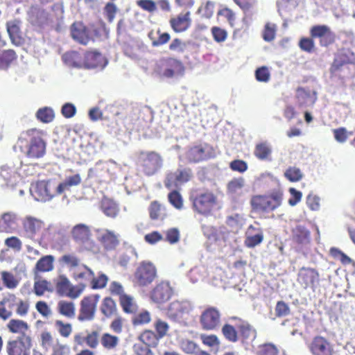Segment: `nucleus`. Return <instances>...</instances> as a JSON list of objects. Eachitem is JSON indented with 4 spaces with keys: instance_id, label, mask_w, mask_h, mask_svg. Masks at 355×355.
<instances>
[{
    "instance_id": "37998d69",
    "label": "nucleus",
    "mask_w": 355,
    "mask_h": 355,
    "mask_svg": "<svg viewBox=\"0 0 355 355\" xmlns=\"http://www.w3.org/2000/svg\"><path fill=\"white\" fill-rule=\"evenodd\" d=\"M42 225V222L35 218L28 216L24 221V227L26 232L31 234L35 233L39 230Z\"/></svg>"
},
{
    "instance_id": "393cba45",
    "label": "nucleus",
    "mask_w": 355,
    "mask_h": 355,
    "mask_svg": "<svg viewBox=\"0 0 355 355\" xmlns=\"http://www.w3.org/2000/svg\"><path fill=\"white\" fill-rule=\"evenodd\" d=\"M190 12L180 13L170 21L172 28L177 33L185 31L191 25Z\"/></svg>"
},
{
    "instance_id": "a878e982",
    "label": "nucleus",
    "mask_w": 355,
    "mask_h": 355,
    "mask_svg": "<svg viewBox=\"0 0 355 355\" xmlns=\"http://www.w3.org/2000/svg\"><path fill=\"white\" fill-rule=\"evenodd\" d=\"M17 218L15 214L7 212L0 219V232L11 233L17 227Z\"/></svg>"
},
{
    "instance_id": "2f4dec72",
    "label": "nucleus",
    "mask_w": 355,
    "mask_h": 355,
    "mask_svg": "<svg viewBox=\"0 0 355 355\" xmlns=\"http://www.w3.org/2000/svg\"><path fill=\"white\" fill-rule=\"evenodd\" d=\"M100 311L106 318L114 316L117 312L116 302L110 297H105L101 302Z\"/></svg>"
},
{
    "instance_id": "58836bf2",
    "label": "nucleus",
    "mask_w": 355,
    "mask_h": 355,
    "mask_svg": "<svg viewBox=\"0 0 355 355\" xmlns=\"http://www.w3.org/2000/svg\"><path fill=\"white\" fill-rule=\"evenodd\" d=\"M101 209L104 214L110 217H115L119 211L116 204L107 198H103L101 201Z\"/></svg>"
},
{
    "instance_id": "7ed1b4c3",
    "label": "nucleus",
    "mask_w": 355,
    "mask_h": 355,
    "mask_svg": "<svg viewBox=\"0 0 355 355\" xmlns=\"http://www.w3.org/2000/svg\"><path fill=\"white\" fill-rule=\"evenodd\" d=\"M99 299L100 295L98 294L90 295L83 298L80 303L78 317L79 321H90L94 318Z\"/></svg>"
},
{
    "instance_id": "f8f14e48",
    "label": "nucleus",
    "mask_w": 355,
    "mask_h": 355,
    "mask_svg": "<svg viewBox=\"0 0 355 355\" xmlns=\"http://www.w3.org/2000/svg\"><path fill=\"white\" fill-rule=\"evenodd\" d=\"M220 321V312L214 307H209L204 310L200 318L201 326L205 330L215 329L218 327Z\"/></svg>"
},
{
    "instance_id": "f03ea898",
    "label": "nucleus",
    "mask_w": 355,
    "mask_h": 355,
    "mask_svg": "<svg viewBox=\"0 0 355 355\" xmlns=\"http://www.w3.org/2000/svg\"><path fill=\"white\" fill-rule=\"evenodd\" d=\"M157 277V269L150 261H142L134 274V282L139 286L150 284Z\"/></svg>"
},
{
    "instance_id": "13d9d810",
    "label": "nucleus",
    "mask_w": 355,
    "mask_h": 355,
    "mask_svg": "<svg viewBox=\"0 0 355 355\" xmlns=\"http://www.w3.org/2000/svg\"><path fill=\"white\" fill-rule=\"evenodd\" d=\"M43 17V10L33 6L29 13L31 23L33 26H40V19Z\"/></svg>"
},
{
    "instance_id": "b1692460",
    "label": "nucleus",
    "mask_w": 355,
    "mask_h": 355,
    "mask_svg": "<svg viewBox=\"0 0 355 355\" xmlns=\"http://www.w3.org/2000/svg\"><path fill=\"white\" fill-rule=\"evenodd\" d=\"M96 232L98 239L104 245L105 248L112 249L118 245V235L114 232L100 229L96 230Z\"/></svg>"
},
{
    "instance_id": "2eb2a0df",
    "label": "nucleus",
    "mask_w": 355,
    "mask_h": 355,
    "mask_svg": "<svg viewBox=\"0 0 355 355\" xmlns=\"http://www.w3.org/2000/svg\"><path fill=\"white\" fill-rule=\"evenodd\" d=\"M313 355H332L333 345L324 337H315L309 345Z\"/></svg>"
},
{
    "instance_id": "79ce46f5",
    "label": "nucleus",
    "mask_w": 355,
    "mask_h": 355,
    "mask_svg": "<svg viewBox=\"0 0 355 355\" xmlns=\"http://www.w3.org/2000/svg\"><path fill=\"white\" fill-rule=\"evenodd\" d=\"M139 339L148 347L156 346L158 342V337L150 330L144 331L140 334Z\"/></svg>"
},
{
    "instance_id": "603ef678",
    "label": "nucleus",
    "mask_w": 355,
    "mask_h": 355,
    "mask_svg": "<svg viewBox=\"0 0 355 355\" xmlns=\"http://www.w3.org/2000/svg\"><path fill=\"white\" fill-rule=\"evenodd\" d=\"M222 333L225 338L230 342H236L238 339L236 329L229 324L223 327Z\"/></svg>"
},
{
    "instance_id": "a18cd8bd",
    "label": "nucleus",
    "mask_w": 355,
    "mask_h": 355,
    "mask_svg": "<svg viewBox=\"0 0 355 355\" xmlns=\"http://www.w3.org/2000/svg\"><path fill=\"white\" fill-rule=\"evenodd\" d=\"M107 282L108 277L104 273L99 272L96 277L93 276L90 284L93 289H101L106 286Z\"/></svg>"
},
{
    "instance_id": "a211bd4d",
    "label": "nucleus",
    "mask_w": 355,
    "mask_h": 355,
    "mask_svg": "<svg viewBox=\"0 0 355 355\" xmlns=\"http://www.w3.org/2000/svg\"><path fill=\"white\" fill-rule=\"evenodd\" d=\"M298 282L304 288H313L319 282V275L314 269L302 268L298 273Z\"/></svg>"
},
{
    "instance_id": "9b49d317",
    "label": "nucleus",
    "mask_w": 355,
    "mask_h": 355,
    "mask_svg": "<svg viewBox=\"0 0 355 355\" xmlns=\"http://www.w3.org/2000/svg\"><path fill=\"white\" fill-rule=\"evenodd\" d=\"M214 156V148L207 144L191 147L187 152V158L191 162H200Z\"/></svg>"
},
{
    "instance_id": "c03bdc74",
    "label": "nucleus",
    "mask_w": 355,
    "mask_h": 355,
    "mask_svg": "<svg viewBox=\"0 0 355 355\" xmlns=\"http://www.w3.org/2000/svg\"><path fill=\"white\" fill-rule=\"evenodd\" d=\"M71 286L69 280L64 277H60L56 282V292L61 296L66 297Z\"/></svg>"
},
{
    "instance_id": "6ab92c4d",
    "label": "nucleus",
    "mask_w": 355,
    "mask_h": 355,
    "mask_svg": "<svg viewBox=\"0 0 355 355\" xmlns=\"http://www.w3.org/2000/svg\"><path fill=\"white\" fill-rule=\"evenodd\" d=\"M107 63V60L101 53L94 51L87 53L83 57V68L103 69Z\"/></svg>"
},
{
    "instance_id": "aec40b11",
    "label": "nucleus",
    "mask_w": 355,
    "mask_h": 355,
    "mask_svg": "<svg viewBox=\"0 0 355 355\" xmlns=\"http://www.w3.org/2000/svg\"><path fill=\"white\" fill-rule=\"evenodd\" d=\"M263 240L262 230L257 226L250 225L245 232V245L249 248H254L259 245Z\"/></svg>"
},
{
    "instance_id": "473e14b6",
    "label": "nucleus",
    "mask_w": 355,
    "mask_h": 355,
    "mask_svg": "<svg viewBox=\"0 0 355 355\" xmlns=\"http://www.w3.org/2000/svg\"><path fill=\"white\" fill-rule=\"evenodd\" d=\"M57 310L60 315L68 318H73L76 315V306L73 302L59 301Z\"/></svg>"
},
{
    "instance_id": "e2e57ef3",
    "label": "nucleus",
    "mask_w": 355,
    "mask_h": 355,
    "mask_svg": "<svg viewBox=\"0 0 355 355\" xmlns=\"http://www.w3.org/2000/svg\"><path fill=\"white\" fill-rule=\"evenodd\" d=\"M200 339L203 344L209 347H218L220 345V341L215 335L202 334L200 336Z\"/></svg>"
},
{
    "instance_id": "774afa93",
    "label": "nucleus",
    "mask_w": 355,
    "mask_h": 355,
    "mask_svg": "<svg viewBox=\"0 0 355 355\" xmlns=\"http://www.w3.org/2000/svg\"><path fill=\"white\" fill-rule=\"evenodd\" d=\"M277 347L272 344H265L261 346L259 350V355H277Z\"/></svg>"
},
{
    "instance_id": "bb28decb",
    "label": "nucleus",
    "mask_w": 355,
    "mask_h": 355,
    "mask_svg": "<svg viewBox=\"0 0 355 355\" xmlns=\"http://www.w3.org/2000/svg\"><path fill=\"white\" fill-rule=\"evenodd\" d=\"M74 279L80 284H90L93 279L94 272L87 266L81 264L78 268H76L73 272Z\"/></svg>"
},
{
    "instance_id": "09e8293b",
    "label": "nucleus",
    "mask_w": 355,
    "mask_h": 355,
    "mask_svg": "<svg viewBox=\"0 0 355 355\" xmlns=\"http://www.w3.org/2000/svg\"><path fill=\"white\" fill-rule=\"evenodd\" d=\"M180 348L187 354H196L199 351L198 345L189 339H184L181 341Z\"/></svg>"
},
{
    "instance_id": "7c9ffc66",
    "label": "nucleus",
    "mask_w": 355,
    "mask_h": 355,
    "mask_svg": "<svg viewBox=\"0 0 355 355\" xmlns=\"http://www.w3.org/2000/svg\"><path fill=\"white\" fill-rule=\"evenodd\" d=\"M3 286L10 290L15 289L19 284L21 278L9 271L3 270L0 272Z\"/></svg>"
},
{
    "instance_id": "a19ab883",
    "label": "nucleus",
    "mask_w": 355,
    "mask_h": 355,
    "mask_svg": "<svg viewBox=\"0 0 355 355\" xmlns=\"http://www.w3.org/2000/svg\"><path fill=\"white\" fill-rule=\"evenodd\" d=\"M120 304L124 312L130 313L136 310L137 306L134 298L127 294L121 295L119 298Z\"/></svg>"
},
{
    "instance_id": "3c124183",
    "label": "nucleus",
    "mask_w": 355,
    "mask_h": 355,
    "mask_svg": "<svg viewBox=\"0 0 355 355\" xmlns=\"http://www.w3.org/2000/svg\"><path fill=\"white\" fill-rule=\"evenodd\" d=\"M85 288V284H79L78 285H73L72 284H71V286L69 288V291L66 297L73 300L76 299L81 295Z\"/></svg>"
},
{
    "instance_id": "412c9836",
    "label": "nucleus",
    "mask_w": 355,
    "mask_h": 355,
    "mask_svg": "<svg viewBox=\"0 0 355 355\" xmlns=\"http://www.w3.org/2000/svg\"><path fill=\"white\" fill-rule=\"evenodd\" d=\"M17 297L13 293H8L0 301V318L3 320L9 319L13 313Z\"/></svg>"
},
{
    "instance_id": "f3484780",
    "label": "nucleus",
    "mask_w": 355,
    "mask_h": 355,
    "mask_svg": "<svg viewBox=\"0 0 355 355\" xmlns=\"http://www.w3.org/2000/svg\"><path fill=\"white\" fill-rule=\"evenodd\" d=\"M310 33L312 37L320 38L322 46H327L333 43L335 39L334 33L326 25L314 26L311 28Z\"/></svg>"
},
{
    "instance_id": "ddd939ff",
    "label": "nucleus",
    "mask_w": 355,
    "mask_h": 355,
    "mask_svg": "<svg viewBox=\"0 0 355 355\" xmlns=\"http://www.w3.org/2000/svg\"><path fill=\"white\" fill-rule=\"evenodd\" d=\"M191 177V172L189 169H178L167 174L165 186L169 189L178 188L188 182Z\"/></svg>"
},
{
    "instance_id": "0eeeda50",
    "label": "nucleus",
    "mask_w": 355,
    "mask_h": 355,
    "mask_svg": "<svg viewBox=\"0 0 355 355\" xmlns=\"http://www.w3.org/2000/svg\"><path fill=\"white\" fill-rule=\"evenodd\" d=\"M116 168V164L112 160L107 162L98 161L94 168L89 170L88 175L98 178L103 181H107L113 178Z\"/></svg>"
},
{
    "instance_id": "e433bc0d",
    "label": "nucleus",
    "mask_w": 355,
    "mask_h": 355,
    "mask_svg": "<svg viewBox=\"0 0 355 355\" xmlns=\"http://www.w3.org/2000/svg\"><path fill=\"white\" fill-rule=\"evenodd\" d=\"M30 192L35 200L42 202L44 200V182L37 181L32 183Z\"/></svg>"
},
{
    "instance_id": "423d86ee",
    "label": "nucleus",
    "mask_w": 355,
    "mask_h": 355,
    "mask_svg": "<svg viewBox=\"0 0 355 355\" xmlns=\"http://www.w3.org/2000/svg\"><path fill=\"white\" fill-rule=\"evenodd\" d=\"M193 308L189 300H175L168 304L166 313L170 319L180 320L189 315Z\"/></svg>"
},
{
    "instance_id": "680f3d73",
    "label": "nucleus",
    "mask_w": 355,
    "mask_h": 355,
    "mask_svg": "<svg viewBox=\"0 0 355 355\" xmlns=\"http://www.w3.org/2000/svg\"><path fill=\"white\" fill-rule=\"evenodd\" d=\"M335 139L339 143H344L348 137L352 135V132H348L345 128H340L334 130Z\"/></svg>"
},
{
    "instance_id": "4d7b16f0",
    "label": "nucleus",
    "mask_w": 355,
    "mask_h": 355,
    "mask_svg": "<svg viewBox=\"0 0 355 355\" xmlns=\"http://www.w3.org/2000/svg\"><path fill=\"white\" fill-rule=\"evenodd\" d=\"M306 204L312 211H318L320 208V198L318 196L309 193L306 197Z\"/></svg>"
},
{
    "instance_id": "4c0bfd02",
    "label": "nucleus",
    "mask_w": 355,
    "mask_h": 355,
    "mask_svg": "<svg viewBox=\"0 0 355 355\" xmlns=\"http://www.w3.org/2000/svg\"><path fill=\"white\" fill-rule=\"evenodd\" d=\"M80 182L81 178L79 174L67 177L64 181L58 185L57 191L58 193H61L68 190L71 187L78 185Z\"/></svg>"
},
{
    "instance_id": "c9c22d12",
    "label": "nucleus",
    "mask_w": 355,
    "mask_h": 355,
    "mask_svg": "<svg viewBox=\"0 0 355 355\" xmlns=\"http://www.w3.org/2000/svg\"><path fill=\"white\" fill-rule=\"evenodd\" d=\"M254 155L259 159H268L272 153V148L268 142L257 144L254 149Z\"/></svg>"
},
{
    "instance_id": "72a5a7b5",
    "label": "nucleus",
    "mask_w": 355,
    "mask_h": 355,
    "mask_svg": "<svg viewBox=\"0 0 355 355\" xmlns=\"http://www.w3.org/2000/svg\"><path fill=\"white\" fill-rule=\"evenodd\" d=\"M62 59L64 63L69 67L83 68V56L76 51L65 53Z\"/></svg>"
},
{
    "instance_id": "39448f33",
    "label": "nucleus",
    "mask_w": 355,
    "mask_h": 355,
    "mask_svg": "<svg viewBox=\"0 0 355 355\" xmlns=\"http://www.w3.org/2000/svg\"><path fill=\"white\" fill-rule=\"evenodd\" d=\"M217 205V198L211 192L202 193L193 198V208L202 214H210Z\"/></svg>"
},
{
    "instance_id": "338daca9",
    "label": "nucleus",
    "mask_w": 355,
    "mask_h": 355,
    "mask_svg": "<svg viewBox=\"0 0 355 355\" xmlns=\"http://www.w3.org/2000/svg\"><path fill=\"white\" fill-rule=\"evenodd\" d=\"M294 234L297 241L300 243H304L309 239V231L302 226H297L294 230Z\"/></svg>"
},
{
    "instance_id": "1a4fd4ad",
    "label": "nucleus",
    "mask_w": 355,
    "mask_h": 355,
    "mask_svg": "<svg viewBox=\"0 0 355 355\" xmlns=\"http://www.w3.org/2000/svg\"><path fill=\"white\" fill-rule=\"evenodd\" d=\"M184 67L182 63L173 58L162 61L159 65V74L165 78H176L183 75Z\"/></svg>"
},
{
    "instance_id": "c756f323",
    "label": "nucleus",
    "mask_w": 355,
    "mask_h": 355,
    "mask_svg": "<svg viewBox=\"0 0 355 355\" xmlns=\"http://www.w3.org/2000/svg\"><path fill=\"white\" fill-rule=\"evenodd\" d=\"M71 36L75 40L83 44H87L90 40L85 27L79 22L72 25Z\"/></svg>"
},
{
    "instance_id": "6e6d98bb",
    "label": "nucleus",
    "mask_w": 355,
    "mask_h": 355,
    "mask_svg": "<svg viewBox=\"0 0 355 355\" xmlns=\"http://www.w3.org/2000/svg\"><path fill=\"white\" fill-rule=\"evenodd\" d=\"M211 31L213 38L216 42H223L227 37V31L220 27L214 26L211 28Z\"/></svg>"
},
{
    "instance_id": "4468645a",
    "label": "nucleus",
    "mask_w": 355,
    "mask_h": 355,
    "mask_svg": "<svg viewBox=\"0 0 355 355\" xmlns=\"http://www.w3.org/2000/svg\"><path fill=\"white\" fill-rule=\"evenodd\" d=\"M31 137V144L27 152L28 157L31 158H39L43 156L44 153V142L42 134L36 130L28 132Z\"/></svg>"
},
{
    "instance_id": "de8ad7c7",
    "label": "nucleus",
    "mask_w": 355,
    "mask_h": 355,
    "mask_svg": "<svg viewBox=\"0 0 355 355\" xmlns=\"http://www.w3.org/2000/svg\"><path fill=\"white\" fill-rule=\"evenodd\" d=\"M276 31L277 26L273 23L268 22L263 32V40L267 42L272 41L275 37Z\"/></svg>"
},
{
    "instance_id": "c85d7f7f",
    "label": "nucleus",
    "mask_w": 355,
    "mask_h": 355,
    "mask_svg": "<svg viewBox=\"0 0 355 355\" xmlns=\"http://www.w3.org/2000/svg\"><path fill=\"white\" fill-rule=\"evenodd\" d=\"M6 28L12 42L15 45L21 44L23 39L21 36L19 21L14 20L7 22Z\"/></svg>"
},
{
    "instance_id": "cd10ccee",
    "label": "nucleus",
    "mask_w": 355,
    "mask_h": 355,
    "mask_svg": "<svg viewBox=\"0 0 355 355\" xmlns=\"http://www.w3.org/2000/svg\"><path fill=\"white\" fill-rule=\"evenodd\" d=\"M9 332L19 334V336H26V333L29 329L28 323L19 319H11L6 324Z\"/></svg>"
},
{
    "instance_id": "6e6552de",
    "label": "nucleus",
    "mask_w": 355,
    "mask_h": 355,
    "mask_svg": "<svg viewBox=\"0 0 355 355\" xmlns=\"http://www.w3.org/2000/svg\"><path fill=\"white\" fill-rule=\"evenodd\" d=\"M30 336H18L8 340L6 350L8 355H30Z\"/></svg>"
},
{
    "instance_id": "f704fd0d",
    "label": "nucleus",
    "mask_w": 355,
    "mask_h": 355,
    "mask_svg": "<svg viewBox=\"0 0 355 355\" xmlns=\"http://www.w3.org/2000/svg\"><path fill=\"white\" fill-rule=\"evenodd\" d=\"M17 54L12 49L4 50L0 53V68L8 69L17 60Z\"/></svg>"
},
{
    "instance_id": "69168bd1",
    "label": "nucleus",
    "mask_w": 355,
    "mask_h": 355,
    "mask_svg": "<svg viewBox=\"0 0 355 355\" xmlns=\"http://www.w3.org/2000/svg\"><path fill=\"white\" fill-rule=\"evenodd\" d=\"M163 209L162 206L157 202L151 203L150 207V216L152 219H159L162 217Z\"/></svg>"
},
{
    "instance_id": "5fc2aeb1",
    "label": "nucleus",
    "mask_w": 355,
    "mask_h": 355,
    "mask_svg": "<svg viewBox=\"0 0 355 355\" xmlns=\"http://www.w3.org/2000/svg\"><path fill=\"white\" fill-rule=\"evenodd\" d=\"M150 320V313L147 311H142L135 316L132 322L135 325H140L148 324Z\"/></svg>"
},
{
    "instance_id": "8fccbe9b",
    "label": "nucleus",
    "mask_w": 355,
    "mask_h": 355,
    "mask_svg": "<svg viewBox=\"0 0 355 355\" xmlns=\"http://www.w3.org/2000/svg\"><path fill=\"white\" fill-rule=\"evenodd\" d=\"M284 175L291 182H297L302 178V173L300 169L295 166L289 167L285 171Z\"/></svg>"
},
{
    "instance_id": "0e129e2a",
    "label": "nucleus",
    "mask_w": 355,
    "mask_h": 355,
    "mask_svg": "<svg viewBox=\"0 0 355 355\" xmlns=\"http://www.w3.org/2000/svg\"><path fill=\"white\" fill-rule=\"evenodd\" d=\"M169 202L177 209H181L183 206L182 198L180 194L173 191L168 194Z\"/></svg>"
},
{
    "instance_id": "49530a36",
    "label": "nucleus",
    "mask_w": 355,
    "mask_h": 355,
    "mask_svg": "<svg viewBox=\"0 0 355 355\" xmlns=\"http://www.w3.org/2000/svg\"><path fill=\"white\" fill-rule=\"evenodd\" d=\"M245 185V180L243 178H237L232 180L227 185L228 191L231 193H239Z\"/></svg>"
},
{
    "instance_id": "5701e85b",
    "label": "nucleus",
    "mask_w": 355,
    "mask_h": 355,
    "mask_svg": "<svg viewBox=\"0 0 355 355\" xmlns=\"http://www.w3.org/2000/svg\"><path fill=\"white\" fill-rule=\"evenodd\" d=\"M296 98L300 106H311L317 100V94L314 91L299 87L296 90Z\"/></svg>"
},
{
    "instance_id": "9d476101",
    "label": "nucleus",
    "mask_w": 355,
    "mask_h": 355,
    "mask_svg": "<svg viewBox=\"0 0 355 355\" xmlns=\"http://www.w3.org/2000/svg\"><path fill=\"white\" fill-rule=\"evenodd\" d=\"M282 202L279 195L270 196H255L252 199L253 208L258 211H270L278 207Z\"/></svg>"
},
{
    "instance_id": "864d4df0",
    "label": "nucleus",
    "mask_w": 355,
    "mask_h": 355,
    "mask_svg": "<svg viewBox=\"0 0 355 355\" xmlns=\"http://www.w3.org/2000/svg\"><path fill=\"white\" fill-rule=\"evenodd\" d=\"M61 261L70 268L71 272H73L76 268H78L80 264L79 259L73 254H65L62 257Z\"/></svg>"
},
{
    "instance_id": "f257e3e1",
    "label": "nucleus",
    "mask_w": 355,
    "mask_h": 355,
    "mask_svg": "<svg viewBox=\"0 0 355 355\" xmlns=\"http://www.w3.org/2000/svg\"><path fill=\"white\" fill-rule=\"evenodd\" d=\"M71 236L78 245L80 252L88 251L98 253L100 248L92 239L90 227L84 224L79 223L74 225L71 230Z\"/></svg>"
},
{
    "instance_id": "4be33fe9",
    "label": "nucleus",
    "mask_w": 355,
    "mask_h": 355,
    "mask_svg": "<svg viewBox=\"0 0 355 355\" xmlns=\"http://www.w3.org/2000/svg\"><path fill=\"white\" fill-rule=\"evenodd\" d=\"M41 272H44V257H42L37 261L34 268V293L39 296L44 293V280H42L40 275Z\"/></svg>"
},
{
    "instance_id": "ea45409f",
    "label": "nucleus",
    "mask_w": 355,
    "mask_h": 355,
    "mask_svg": "<svg viewBox=\"0 0 355 355\" xmlns=\"http://www.w3.org/2000/svg\"><path fill=\"white\" fill-rule=\"evenodd\" d=\"M119 342V337L108 333H105L101 338L102 346L107 350H113L118 346Z\"/></svg>"
},
{
    "instance_id": "20e7f679",
    "label": "nucleus",
    "mask_w": 355,
    "mask_h": 355,
    "mask_svg": "<svg viewBox=\"0 0 355 355\" xmlns=\"http://www.w3.org/2000/svg\"><path fill=\"white\" fill-rule=\"evenodd\" d=\"M139 159L142 170L147 175H154L162 166V157L155 152L141 153Z\"/></svg>"
},
{
    "instance_id": "052dcab7",
    "label": "nucleus",
    "mask_w": 355,
    "mask_h": 355,
    "mask_svg": "<svg viewBox=\"0 0 355 355\" xmlns=\"http://www.w3.org/2000/svg\"><path fill=\"white\" fill-rule=\"evenodd\" d=\"M155 328L159 338L165 336L168 331L169 326L166 322L160 319L156 320Z\"/></svg>"
},
{
    "instance_id": "dca6fc26",
    "label": "nucleus",
    "mask_w": 355,
    "mask_h": 355,
    "mask_svg": "<svg viewBox=\"0 0 355 355\" xmlns=\"http://www.w3.org/2000/svg\"><path fill=\"white\" fill-rule=\"evenodd\" d=\"M172 288L166 282H162L158 284L151 291V300L157 304H162L168 300L172 296Z\"/></svg>"
},
{
    "instance_id": "bf43d9fd",
    "label": "nucleus",
    "mask_w": 355,
    "mask_h": 355,
    "mask_svg": "<svg viewBox=\"0 0 355 355\" xmlns=\"http://www.w3.org/2000/svg\"><path fill=\"white\" fill-rule=\"evenodd\" d=\"M255 76L258 81L267 83L270 78V73L268 67H261L256 70Z\"/></svg>"
}]
</instances>
